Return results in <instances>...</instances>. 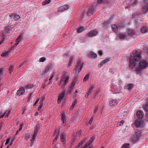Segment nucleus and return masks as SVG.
<instances>
[{
    "instance_id": "1",
    "label": "nucleus",
    "mask_w": 148,
    "mask_h": 148,
    "mask_svg": "<svg viewBox=\"0 0 148 148\" xmlns=\"http://www.w3.org/2000/svg\"><path fill=\"white\" fill-rule=\"evenodd\" d=\"M141 53L137 51H133L131 54L130 58V67L132 69L134 67L139 61L138 66L136 68V71L138 73H140L148 66V61L146 60H141Z\"/></svg>"
},
{
    "instance_id": "2",
    "label": "nucleus",
    "mask_w": 148,
    "mask_h": 148,
    "mask_svg": "<svg viewBox=\"0 0 148 148\" xmlns=\"http://www.w3.org/2000/svg\"><path fill=\"white\" fill-rule=\"evenodd\" d=\"M69 75L68 72H64V73L61 77V79L59 83V85H60L63 82H64V83L62 85L61 87L62 88H64L68 83L69 78Z\"/></svg>"
},
{
    "instance_id": "3",
    "label": "nucleus",
    "mask_w": 148,
    "mask_h": 148,
    "mask_svg": "<svg viewBox=\"0 0 148 148\" xmlns=\"http://www.w3.org/2000/svg\"><path fill=\"white\" fill-rule=\"evenodd\" d=\"M40 126L39 124H37L35 127L34 130V133L32 136V140H31V142L30 144V146L32 147L33 145L34 142V140L37 135L39 130L40 129Z\"/></svg>"
},
{
    "instance_id": "4",
    "label": "nucleus",
    "mask_w": 148,
    "mask_h": 148,
    "mask_svg": "<svg viewBox=\"0 0 148 148\" xmlns=\"http://www.w3.org/2000/svg\"><path fill=\"white\" fill-rule=\"evenodd\" d=\"M83 65L80 61H78L77 63L75 68L74 69V71H75V72H76L77 69H78V73H79L83 67Z\"/></svg>"
},
{
    "instance_id": "5",
    "label": "nucleus",
    "mask_w": 148,
    "mask_h": 148,
    "mask_svg": "<svg viewBox=\"0 0 148 148\" xmlns=\"http://www.w3.org/2000/svg\"><path fill=\"white\" fill-rule=\"evenodd\" d=\"M95 6V5H92L88 8L87 13L88 16H91L95 12L94 8Z\"/></svg>"
},
{
    "instance_id": "6",
    "label": "nucleus",
    "mask_w": 148,
    "mask_h": 148,
    "mask_svg": "<svg viewBox=\"0 0 148 148\" xmlns=\"http://www.w3.org/2000/svg\"><path fill=\"white\" fill-rule=\"evenodd\" d=\"M140 134L138 132H135V134L132 137V140L135 141L139 139L140 136Z\"/></svg>"
},
{
    "instance_id": "7",
    "label": "nucleus",
    "mask_w": 148,
    "mask_h": 148,
    "mask_svg": "<svg viewBox=\"0 0 148 148\" xmlns=\"http://www.w3.org/2000/svg\"><path fill=\"white\" fill-rule=\"evenodd\" d=\"M65 90L63 91L58 96V99L57 101V103H59L61 101L62 99L64 98L65 93Z\"/></svg>"
},
{
    "instance_id": "8",
    "label": "nucleus",
    "mask_w": 148,
    "mask_h": 148,
    "mask_svg": "<svg viewBox=\"0 0 148 148\" xmlns=\"http://www.w3.org/2000/svg\"><path fill=\"white\" fill-rule=\"evenodd\" d=\"M69 8V6L67 4L63 6L60 7L58 9V11L60 12H63Z\"/></svg>"
},
{
    "instance_id": "9",
    "label": "nucleus",
    "mask_w": 148,
    "mask_h": 148,
    "mask_svg": "<svg viewBox=\"0 0 148 148\" xmlns=\"http://www.w3.org/2000/svg\"><path fill=\"white\" fill-rule=\"evenodd\" d=\"M98 34V32L96 30H92L87 34V36L90 37L96 36Z\"/></svg>"
},
{
    "instance_id": "10",
    "label": "nucleus",
    "mask_w": 148,
    "mask_h": 148,
    "mask_svg": "<svg viewBox=\"0 0 148 148\" xmlns=\"http://www.w3.org/2000/svg\"><path fill=\"white\" fill-rule=\"evenodd\" d=\"M9 17L11 19H14V20L16 21L18 20L20 18L19 15L15 14L10 15Z\"/></svg>"
},
{
    "instance_id": "11",
    "label": "nucleus",
    "mask_w": 148,
    "mask_h": 148,
    "mask_svg": "<svg viewBox=\"0 0 148 148\" xmlns=\"http://www.w3.org/2000/svg\"><path fill=\"white\" fill-rule=\"evenodd\" d=\"M143 124V122L142 120H136L135 121V126L137 127L142 126Z\"/></svg>"
},
{
    "instance_id": "12",
    "label": "nucleus",
    "mask_w": 148,
    "mask_h": 148,
    "mask_svg": "<svg viewBox=\"0 0 148 148\" xmlns=\"http://www.w3.org/2000/svg\"><path fill=\"white\" fill-rule=\"evenodd\" d=\"M25 92V88L23 87H21L19 88V89L17 91V94L18 95H20L23 94Z\"/></svg>"
},
{
    "instance_id": "13",
    "label": "nucleus",
    "mask_w": 148,
    "mask_h": 148,
    "mask_svg": "<svg viewBox=\"0 0 148 148\" xmlns=\"http://www.w3.org/2000/svg\"><path fill=\"white\" fill-rule=\"evenodd\" d=\"M60 140L63 144L66 143V136L64 133H62L60 135Z\"/></svg>"
},
{
    "instance_id": "14",
    "label": "nucleus",
    "mask_w": 148,
    "mask_h": 148,
    "mask_svg": "<svg viewBox=\"0 0 148 148\" xmlns=\"http://www.w3.org/2000/svg\"><path fill=\"white\" fill-rule=\"evenodd\" d=\"M144 114L143 112L141 110H139L137 112L136 116L137 117L140 119H142L143 116Z\"/></svg>"
},
{
    "instance_id": "15",
    "label": "nucleus",
    "mask_w": 148,
    "mask_h": 148,
    "mask_svg": "<svg viewBox=\"0 0 148 148\" xmlns=\"http://www.w3.org/2000/svg\"><path fill=\"white\" fill-rule=\"evenodd\" d=\"M59 131L58 129H56L55 131V132L53 136H55V137L53 140V142H56L57 139L58 138L59 136Z\"/></svg>"
},
{
    "instance_id": "16",
    "label": "nucleus",
    "mask_w": 148,
    "mask_h": 148,
    "mask_svg": "<svg viewBox=\"0 0 148 148\" xmlns=\"http://www.w3.org/2000/svg\"><path fill=\"white\" fill-rule=\"evenodd\" d=\"M61 119L63 122V125L65 126L66 124V115L64 113H62L61 114Z\"/></svg>"
},
{
    "instance_id": "17",
    "label": "nucleus",
    "mask_w": 148,
    "mask_h": 148,
    "mask_svg": "<svg viewBox=\"0 0 148 148\" xmlns=\"http://www.w3.org/2000/svg\"><path fill=\"white\" fill-rule=\"evenodd\" d=\"M118 103V101L116 99H112L109 102V105L111 106L116 105Z\"/></svg>"
},
{
    "instance_id": "18",
    "label": "nucleus",
    "mask_w": 148,
    "mask_h": 148,
    "mask_svg": "<svg viewBox=\"0 0 148 148\" xmlns=\"http://www.w3.org/2000/svg\"><path fill=\"white\" fill-rule=\"evenodd\" d=\"M50 67V66L49 65L47 66L43 69L42 73V75H45L47 73V72L49 69Z\"/></svg>"
},
{
    "instance_id": "19",
    "label": "nucleus",
    "mask_w": 148,
    "mask_h": 148,
    "mask_svg": "<svg viewBox=\"0 0 148 148\" xmlns=\"http://www.w3.org/2000/svg\"><path fill=\"white\" fill-rule=\"evenodd\" d=\"M127 35L132 36L134 34V32L132 30L128 29L126 33Z\"/></svg>"
},
{
    "instance_id": "20",
    "label": "nucleus",
    "mask_w": 148,
    "mask_h": 148,
    "mask_svg": "<svg viewBox=\"0 0 148 148\" xmlns=\"http://www.w3.org/2000/svg\"><path fill=\"white\" fill-rule=\"evenodd\" d=\"M145 4L143 7V11L144 12H146L148 10V3H144Z\"/></svg>"
},
{
    "instance_id": "21",
    "label": "nucleus",
    "mask_w": 148,
    "mask_h": 148,
    "mask_svg": "<svg viewBox=\"0 0 148 148\" xmlns=\"http://www.w3.org/2000/svg\"><path fill=\"white\" fill-rule=\"evenodd\" d=\"M88 56L90 58H93L97 57V54L92 52H91L88 54Z\"/></svg>"
},
{
    "instance_id": "22",
    "label": "nucleus",
    "mask_w": 148,
    "mask_h": 148,
    "mask_svg": "<svg viewBox=\"0 0 148 148\" xmlns=\"http://www.w3.org/2000/svg\"><path fill=\"white\" fill-rule=\"evenodd\" d=\"M111 27L114 32H117L118 27L116 25H112L111 26Z\"/></svg>"
},
{
    "instance_id": "23",
    "label": "nucleus",
    "mask_w": 148,
    "mask_h": 148,
    "mask_svg": "<svg viewBox=\"0 0 148 148\" xmlns=\"http://www.w3.org/2000/svg\"><path fill=\"white\" fill-rule=\"evenodd\" d=\"M77 77H76L75 78L73 79V81L72 82L70 86V88H73L75 86V83L77 81Z\"/></svg>"
},
{
    "instance_id": "24",
    "label": "nucleus",
    "mask_w": 148,
    "mask_h": 148,
    "mask_svg": "<svg viewBox=\"0 0 148 148\" xmlns=\"http://www.w3.org/2000/svg\"><path fill=\"white\" fill-rule=\"evenodd\" d=\"M10 26L9 25H7L5 27L4 30L5 34L10 33Z\"/></svg>"
},
{
    "instance_id": "25",
    "label": "nucleus",
    "mask_w": 148,
    "mask_h": 148,
    "mask_svg": "<svg viewBox=\"0 0 148 148\" xmlns=\"http://www.w3.org/2000/svg\"><path fill=\"white\" fill-rule=\"evenodd\" d=\"M94 85H92L90 86L89 87V89L88 90L87 93L90 95L91 93L92 92V90L94 89Z\"/></svg>"
},
{
    "instance_id": "26",
    "label": "nucleus",
    "mask_w": 148,
    "mask_h": 148,
    "mask_svg": "<svg viewBox=\"0 0 148 148\" xmlns=\"http://www.w3.org/2000/svg\"><path fill=\"white\" fill-rule=\"evenodd\" d=\"M140 32L142 33H145L148 32V29L146 27H143L140 29Z\"/></svg>"
},
{
    "instance_id": "27",
    "label": "nucleus",
    "mask_w": 148,
    "mask_h": 148,
    "mask_svg": "<svg viewBox=\"0 0 148 148\" xmlns=\"http://www.w3.org/2000/svg\"><path fill=\"white\" fill-rule=\"evenodd\" d=\"M90 75V74H88L86 75L84 79L83 82L85 83L89 79Z\"/></svg>"
},
{
    "instance_id": "28",
    "label": "nucleus",
    "mask_w": 148,
    "mask_h": 148,
    "mask_svg": "<svg viewBox=\"0 0 148 148\" xmlns=\"http://www.w3.org/2000/svg\"><path fill=\"white\" fill-rule=\"evenodd\" d=\"M143 108L146 112H148V100L146 104L143 106Z\"/></svg>"
},
{
    "instance_id": "29",
    "label": "nucleus",
    "mask_w": 148,
    "mask_h": 148,
    "mask_svg": "<svg viewBox=\"0 0 148 148\" xmlns=\"http://www.w3.org/2000/svg\"><path fill=\"white\" fill-rule=\"evenodd\" d=\"M133 86V85L131 84H128L127 86H126L125 87V88L126 89L130 90Z\"/></svg>"
},
{
    "instance_id": "30",
    "label": "nucleus",
    "mask_w": 148,
    "mask_h": 148,
    "mask_svg": "<svg viewBox=\"0 0 148 148\" xmlns=\"http://www.w3.org/2000/svg\"><path fill=\"white\" fill-rule=\"evenodd\" d=\"M95 139V137L94 136L91 137L90 139H89V141L87 142L89 143L90 145L93 142L94 140Z\"/></svg>"
},
{
    "instance_id": "31",
    "label": "nucleus",
    "mask_w": 148,
    "mask_h": 148,
    "mask_svg": "<svg viewBox=\"0 0 148 148\" xmlns=\"http://www.w3.org/2000/svg\"><path fill=\"white\" fill-rule=\"evenodd\" d=\"M127 35V34H124L123 33H121L119 35V38L121 39H124Z\"/></svg>"
},
{
    "instance_id": "32",
    "label": "nucleus",
    "mask_w": 148,
    "mask_h": 148,
    "mask_svg": "<svg viewBox=\"0 0 148 148\" xmlns=\"http://www.w3.org/2000/svg\"><path fill=\"white\" fill-rule=\"evenodd\" d=\"M10 52V51H8L4 52L1 55V56L2 57L6 56L9 54Z\"/></svg>"
},
{
    "instance_id": "33",
    "label": "nucleus",
    "mask_w": 148,
    "mask_h": 148,
    "mask_svg": "<svg viewBox=\"0 0 148 148\" xmlns=\"http://www.w3.org/2000/svg\"><path fill=\"white\" fill-rule=\"evenodd\" d=\"M84 27H80L79 28L77 29V32L78 33H81L84 30Z\"/></svg>"
},
{
    "instance_id": "34",
    "label": "nucleus",
    "mask_w": 148,
    "mask_h": 148,
    "mask_svg": "<svg viewBox=\"0 0 148 148\" xmlns=\"http://www.w3.org/2000/svg\"><path fill=\"white\" fill-rule=\"evenodd\" d=\"M51 1V0H46L42 2V5H44L46 4H48Z\"/></svg>"
},
{
    "instance_id": "35",
    "label": "nucleus",
    "mask_w": 148,
    "mask_h": 148,
    "mask_svg": "<svg viewBox=\"0 0 148 148\" xmlns=\"http://www.w3.org/2000/svg\"><path fill=\"white\" fill-rule=\"evenodd\" d=\"M86 140V138H84L82 140V141L79 143V145L80 146L81 145H82L85 142Z\"/></svg>"
},
{
    "instance_id": "36",
    "label": "nucleus",
    "mask_w": 148,
    "mask_h": 148,
    "mask_svg": "<svg viewBox=\"0 0 148 148\" xmlns=\"http://www.w3.org/2000/svg\"><path fill=\"white\" fill-rule=\"evenodd\" d=\"M22 39V36H20L16 40V42L19 43Z\"/></svg>"
},
{
    "instance_id": "37",
    "label": "nucleus",
    "mask_w": 148,
    "mask_h": 148,
    "mask_svg": "<svg viewBox=\"0 0 148 148\" xmlns=\"http://www.w3.org/2000/svg\"><path fill=\"white\" fill-rule=\"evenodd\" d=\"M77 103V101L76 100H75L74 101V102L72 103V105H71V106L70 108V109L71 110H72L74 107H75V104Z\"/></svg>"
},
{
    "instance_id": "38",
    "label": "nucleus",
    "mask_w": 148,
    "mask_h": 148,
    "mask_svg": "<svg viewBox=\"0 0 148 148\" xmlns=\"http://www.w3.org/2000/svg\"><path fill=\"white\" fill-rule=\"evenodd\" d=\"M110 61V59L109 58H107L104 60H103L102 62V63H103L104 64V65L105 64L108 63Z\"/></svg>"
},
{
    "instance_id": "39",
    "label": "nucleus",
    "mask_w": 148,
    "mask_h": 148,
    "mask_svg": "<svg viewBox=\"0 0 148 148\" xmlns=\"http://www.w3.org/2000/svg\"><path fill=\"white\" fill-rule=\"evenodd\" d=\"M124 121L123 120H121V121L118 122L117 123L118 126H121L124 124Z\"/></svg>"
},
{
    "instance_id": "40",
    "label": "nucleus",
    "mask_w": 148,
    "mask_h": 148,
    "mask_svg": "<svg viewBox=\"0 0 148 148\" xmlns=\"http://www.w3.org/2000/svg\"><path fill=\"white\" fill-rule=\"evenodd\" d=\"M34 95V94H33L32 92L29 95V97L27 101L29 102L30 101V100L32 99L31 97H33Z\"/></svg>"
},
{
    "instance_id": "41",
    "label": "nucleus",
    "mask_w": 148,
    "mask_h": 148,
    "mask_svg": "<svg viewBox=\"0 0 148 148\" xmlns=\"http://www.w3.org/2000/svg\"><path fill=\"white\" fill-rule=\"evenodd\" d=\"M122 148H129V144H125L122 147Z\"/></svg>"
},
{
    "instance_id": "42",
    "label": "nucleus",
    "mask_w": 148,
    "mask_h": 148,
    "mask_svg": "<svg viewBox=\"0 0 148 148\" xmlns=\"http://www.w3.org/2000/svg\"><path fill=\"white\" fill-rule=\"evenodd\" d=\"M46 60V58H45L44 57H42L41 58H40L39 60V61L40 62H43Z\"/></svg>"
},
{
    "instance_id": "43",
    "label": "nucleus",
    "mask_w": 148,
    "mask_h": 148,
    "mask_svg": "<svg viewBox=\"0 0 148 148\" xmlns=\"http://www.w3.org/2000/svg\"><path fill=\"white\" fill-rule=\"evenodd\" d=\"M14 69V67L13 66H11L9 69V71L10 73L13 71Z\"/></svg>"
},
{
    "instance_id": "44",
    "label": "nucleus",
    "mask_w": 148,
    "mask_h": 148,
    "mask_svg": "<svg viewBox=\"0 0 148 148\" xmlns=\"http://www.w3.org/2000/svg\"><path fill=\"white\" fill-rule=\"evenodd\" d=\"M16 138V137H15V136L13 138L12 140H11V142H10V146L11 145H12L13 141L15 140Z\"/></svg>"
},
{
    "instance_id": "45",
    "label": "nucleus",
    "mask_w": 148,
    "mask_h": 148,
    "mask_svg": "<svg viewBox=\"0 0 148 148\" xmlns=\"http://www.w3.org/2000/svg\"><path fill=\"white\" fill-rule=\"evenodd\" d=\"M73 88H71L69 87L68 90L67 92L69 94H71L73 90Z\"/></svg>"
},
{
    "instance_id": "46",
    "label": "nucleus",
    "mask_w": 148,
    "mask_h": 148,
    "mask_svg": "<svg viewBox=\"0 0 148 148\" xmlns=\"http://www.w3.org/2000/svg\"><path fill=\"white\" fill-rule=\"evenodd\" d=\"M104 2V0H97V3L98 4H101Z\"/></svg>"
},
{
    "instance_id": "47",
    "label": "nucleus",
    "mask_w": 148,
    "mask_h": 148,
    "mask_svg": "<svg viewBox=\"0 0 148 148\" xmlns=\"http://www.w3.org/2000/svg\"><path fill=\"white\" fill-rule=\"evenodd\" d=\"M93 116H92V117L90 119V121H89V124L90 125L92 123V120L93 119Z\"/></svg>"
},
{
    "instance_id": "48",
    "label": "nucleus",
    "mask_w": 148,
    "mask_h": 148,
    "mask_svg": "<svg viewBox=\"0 0 148 148\" xmlns=\"http://www.w3.org/2000/svg\"><path fill=\"white\" fill-rule=\"evenodd\" d=\"M54 76L53 75H52L51 77H50V78L49 79V83H48L49 84H50L51 82V81L52 80V79L53 78V77Z\"/></svg>"
},
{
    "instance_id": "49",
    "label": "nucleus",
    "mask_w": 148,
    "mask_h": 148,
    "mask_svg": "<svg viewBox=\"0 0 148 148\" xmlns=\"http://www.w3.org/2000/svg\"><path fill=\"white\" fill-rule=\"evenodd\" d=\"M90 144L88 143L87 142L86 144L85 145L83 148H86L88 146L90 145Z\"/></svg>"
},
{
    "instance_id": "50",
    "label": "nucleus",
    "mask_w": 148,
    "mask_h": 148,
    "mask_svg": "<svg viewBox=\"0 0 148 148\" xmlns=\"http://www.w3.org/2000/svg\"><path fill=\"white\" fill-rule=\"evenodd\" d=\"M98 107H97L95 108V110L94 111V112H93L94 114H93V116H94V115L95 114L97 113V111H98Z\"/></svg>"
},
{
    "instance_id": "51",
    "label": "nucleus",
    "mask_w": 148,
    "mask_h": 148,
    "mask_svg": "<svg viewBox=\"0 0 148 148\" xmlns=\"http://www.w3.org/2000/svg\"><path fill=\"white\" fill-rule=\"evenodd\" d=\"M10 138H8L7 139V140H6V143H5V145H7L9 143V142L10 141Z\"/></svg>"
},
{
    "instance_id": "52",
    "label": "nucleus",
    "mask_w": 148,
    "mask_h": 148,
    "mask_svg": "<svg viewBox=\"0 0 148 148\" xmlns=\"http://www.w3.org/2000/svg\"><path fill=\"white\" fill-rule=\"evenodd\" d=\"M132 1L133 4H134L135 5H136L138 2L137 0H133Z\"/></svg>"
},
{
    "instance_id": "53",
    "label": "nucleus",
    "mask_w": 148,
    "mask_h": 148,
    "mask_svg": "<svg viewBox=\"0 0 148 148\" xmlns=\"http://www.w3.org/2000/svg\"><path fill=\"white\" fill-rule=\"evenodd\" d=\"M10 112H11V110H9V111H8V112L7 113H6V115L5 116V117H8V116L10 114Z\"/></svg>"
},
{
    "instance_id": "54",
    "label": "nucleus",
    "mask_w": 148,
    "mask_h": 148,
    "mask_svg": "<svg viewBox=\"0 0 148 148\" xmlns=\"http://www.w3.org/2000/svg\"><path fill=\"white\" fill-rule=\"evenodd\" d=\"M3 68L0 69V75L2 74L3 73Z\"/></svg>"
},
{
    "instance_id": "55",
    "label": "nucleus",
    "mask_w": 148,
    "mask_h": 148,
    "mask_svg": "<svg viewBox=\"0 0 148 148\" xmlns=\"http://www.w3.org/2000/svg\"><path fill=\"white\" fill-rule=\"evenodd\" d=\"M104 64H103V63H102V62L101 63H100L98 65V67L100 68H101V67H102V66H103V65H104Z\"/></svg>"
},
{
    "instance_id": "56",
    "label": "nucleus",
    "mask_w": 148,
    "mask_h": 148,
    "mask_svg": "<svg viewBox=\"0 0 148 148\" xmlns=\"http://www.w3.org/2000/svg\"><path fill=\"white\" fill-rule=\"evenodd\" d=\"M98 53L100 56H102L103 54L102 51L101 50L99 51Z\"/></svg>"
},
{
    "instance_id": "57",
    "label": "nucleus",
    "mask_w": 148,
    "mask_h": 148,
    "mask_svg": "<svg viewBox=\"0 0 148 148\" xmlns=\"http://www.w3.org/2000/svg\"><path fill=\"white\" fill-rule=\"evenodd\" d=\"M6 112H7V111H6V112H5L4 114H2L0 116V118H3L4 116L5 115V114H6Z\"/></svg>"
},
{
    "instance_id": "58",
    "label": "nucleus",
    "mask_w": 148,
    "mask_h": 148,
    "mask_svg": "<svg viewBox=\"0 0 148 148\" xmlns=\"http://www.w3.org/2000/svg\"><path fill=\"white\" fill-rule=\"evenodd\" d=\"M74 57L73 56H72L71 57V59H70L69 61L71 62H72V61H73L74 59Z\"/></svg>"
},
{
    "instance_id": "59",
    "label": "nucleus",
    "mask_w": 148,
    "mask_h": 148,
    "mask_svg": "<svg viewBox=\"0 0 148 148\" xmlns=\"http://www.w3.org/2000/svg\"><path fill=\"white\" fill-rule=\"evenodd\" d=\"M72 63V62L70 61L69 62V63L68 64L67 66V67L68 68L69 67L71 66Z\"/></svg>"
},
{
    "instance_id": "60",
    "label": "nucleus",
    "mask_w": 148,
    "mask_h": 148,
    "mask_svg": "<svg viewBox=\"0 0 148 148\" xmlns=\"http://www.w3.org/2000/svg\"><path fill=\"white\" fill-rule=\"evenodd\" d=\"M18 43H18L17 42H16V43L13 45V47H16L18 45Z\"/></svg>"
},
{
    "instance_id": "61",
    "label": "nucleus",
    "mask_w": 148,
    "mask_h": 148,
    "mask_svg": "<svg viewBox=\"0 0 148 148\" xmlns=\"http://www.w3.org/2000/svg\"><path fill=\"white\" fill-rule=\"evenodd\" d=\"M42 106H43V105H42V104L40 105V106H39V107L38 108V110H40L42 108Z\"/></svg>"
},
{
    "instance_id": "62",
    "label": "nucleus",
    "mask_w": 148,
    "mask_h": 148,
    "mask_svg": "<svg viewBox=\"0 0 148 148\" xmlns=\"http://www.w3.org/2000/svg\"><path fill=\"white\" fill-rule=\"evenodd\" d=\"M137 14L135 13H133L132 14V16L133 18H135L136 17V16Z\"/></svg>"
},
{
    "instance_id": "63",
    "label": "nucleus",
    "mask_w": 148,
    "mask_h": 148,
    "mask_svg": "<svg viewBox=\"0 0 148 148\" xmlns=\"http://www.w3.org/2000/svg\"><path fill=\"white\" fill-rule=\"evenodd\" d=\"M43 101H42V100H40V102H39V104L40 105H43Z\"/></svg>"
},
{
    "instance_id": "64",
    "label": "nucleus",
    "mask_w": 148,
    "mask_h": 148,
    "mask_svg": "<svg viewBox=\"0 0 148 148\" xmlns=\"http://www.w3.org/2000/svg\"><path fill=\"white\" fill-rule=\"evenodd\" d=\"M24 62H23L22 63H21L19 65V67H21V66H22L24 64Z\"/></svg>"
}]
</instances>
